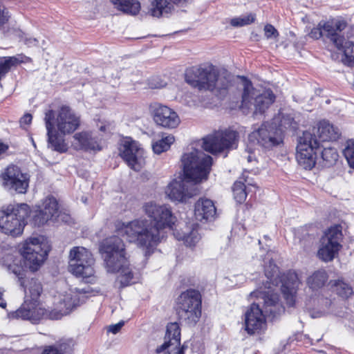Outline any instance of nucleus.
Here are the masks:
<instances>
[{"label": "nucleus", "mask_w": 354, "mask_h": 354, "mask_svg": "<svg viewBox=\"0 0 354 354\" xmlns=\"http://www.w3.org/2000/svg\"><path fill=\"white\" fill-rule=\"evenodd\" d=\"M161 86H160V87ZM156 88H159V86L156 84Z\"/></svg>", "instance_id": "obj_60"}, {"label": "nucleus", "mask_w": 354, "mask_h": 354, "mask_svg": "<svg viewBox=\"0 0 354 354\" xmlns=\"http://www.w3.org/2000/svg\"><path fill=\"white\" fill-rule=\"evenodd\" d=\"M297 288H281L283 298L288 307H295L296 304V298L297 294Z\"/></svg>", "instance_id": "obj_42"}, {"label": "nucleus", "mask_w": 354, "mask_h": 354, "mask_svg": "<svg viewBox=\"0 0 354 354\" xmlns=\"http://www.w3.org/2000/svg\"><path fill=\"white\" fill-rule=\"evenodd\" d=\"M102 138L96 132L82 131L71 138V147L76 151L97 152L102 149Z\"/></svg>", "instance_id": "obj_19"}, {"label": "nucleus", "mask_w": 354, "mask_h": 354, "mask_svg": "<svg viewBox=\"0 0 354 354\" xmlns=\"http://www.w3.org/2000/svg\"><path fill=\"white\" fill-rule=\"evenodd\" d=\"M0 307H1L2 308H5L6 307V302L2 298V293L1 292H0Z\"/></svg>", "instance_id": "obj_56"}, {"label": "nucleus", "mask_w": 354, "mask_h": 354, "mask_svg": "<svg viewBox=\"0 0 354 354\" xmlns=\"http://www.w3.org/2000/svg\"><path fill=\"white\" fill-rule=\"evenodd\" d=\"M166 194L174 201L183 202L193 196L183 181L174 180L167 186Z\"/></svg>", "instance_id": "obj_28"}, {"label": "nucleus", "mask_w": 354, "mask_h": 354, "mask_svg": "<svg viewBox=\"0 0 354 354\" xmlns=\"http://www.w3.org/2000/svg\"><path fill=\"white\" fill-rule=\"evenodd\" d=\"M123 326H124V322H120L115 324L110 325L108 328L107 331L109 333H111L113 334H116L121 330V328Z\"/></svg>", "instance_id": "obj_50"}, {"label": "nucleus", "mask_w": 354, "mask_h": 354, "mask_svg": "<svg viewBox=\"0 0 354 354\" xmlns=\"http://www.w3.org/2000/svg\"><path fill=\"white\" fill-rule=\"evenodd\" d=\"M174 310L178 320L195 326L202 316V295L199 290L189 288L180 293L175 301Z\"/></svg>", "instance_id": "obj_4"}, {"label": "nucleus", "mask_w": 354, "mask_h": 354, "mask_svg": "<svg viewBox=\"0 0 354 354\" xmlns=\"http://www.w3.org/2000/svg\"><path fill=\"white\" fill-rule=\"evenodd\" d=\"M100 253L108 272H120L118 280L122 286L131 283L133 273L125 257L124 245L118 236H111L104 239L100 244Z\"/></svg>", "instance_id": "obj_1"}, {"label": "nucleus", "mask_w": 354, "mask_h": 354, "mask_svg": "<svg viewBox=\"0 0 354 354\" xmlns=\"http://www.w3.org/2000/svg\"><path fill=\"white\" fill-rule=\"evenodd\" d=\"M8 149V147L3 143L0 142V153L4 152Z\"/></svg>", "instance_id": "obj_57"}, {"label": "nucleus", "mask_w": 354, "mask_h": 354, "mask_svg": "<svg viewBox=\"0 0 354 354\" xmlns=\"http://www.w3.org/2000/svg\"><path fill=\"white\" fill-rule=\"evenodd\" d=\"M321 21H319L317 26V27H314L311 29L309 32L310 37L314 39H319L321 37H324V32L322 26H320Z\"/></svg>", "instance_id": "obj_46"}, {"label": "nucleus", "mask_w": 354, "mask_h": 354, "mask_svg": "<svg viewBox=\"0 0 354 354\" xmlns=\"http://www.w3.org/2000/svg\"><path fill=\"white\" fill-rule=\"evenodd\" d=\"M252 297H261L263 299V311L266 316L274 319L285 313V307L280 301L279 295L273 292L253 291Z\"/></svg>", "instance_id": "obj_21"}, {"label": "nucleus", "mask_w": 354, "mask_h": 354, "mask_svg": "<svg viewBox=\"0 0 354 354\" xmlns=\"http://www.w3.org/2000/svg\"><path fill=\"white\" fill-rule=\"evenodd\" d=\"M179 123L178 115L171 109L161 104L156 107V124L173 129L176 128Z\"/></svg>", "instance_id": "obj_27"}, {"label": "nucleus", "mask_w": 354, "mask_h": 354, "mask_svg": "<svg viewBox=\"0 0 354 354\" xmlns=\"http://www.w3.org/2000/svg\"><path fill=\"white\" fill-rule=\"evenodd\" d=\"M264 31L267 38H277L279 36V32L272 24H266L264 27Z\"/></svg>", "instance_id": "obj_47"}, {"label": "nucleus", "mask_w": 354, "mask_h": 354, "mask_svg": "<svg viewBox=\"0 0 354 354\" xmlns=\"http://www.w3.org/2000/svg\"><path fill=\"white\" fill-rule=\"evenodd\" d=\"M42 354H64L56 346H49L45 348Z\"/></svg>", "instance_id": "obj_49"}, {"label": "nucleus", "mask_w": 354, "mask_h": 354, "mask_svg": "<svg viewBox=\"0 0 354 354\" xmlns=\"http://www.w3.org/2000/svg\"><path fill=\"white\" fill-rule=\"evenodd\" d=\"M342 237L341 225H336L329 227L321 239V246L317 251V257L326 263L332 261L342 248L339 243Z\"/></svg>", "instance_id": "obj_13"}, {"label": "nucleus", "mask_w": 354, "mask_h": 354, "mask_svg": "<svg viewBox=\"0 0 354 354\" xmlns=\"http://www.w3.org/2000/svg\"><path fill=\"white\" fill-rule=\"evenodd\" d=\"M32 115L29 113L25 114L20 120L21 126L28 125L32 121Z\"/></svg>", "instance_id": "obj_51"}, {"label": "nucleus", "mask_w": 354, "mask_h": 354, "mask_svg": "<svg viewBox=\"0 0 354 354\" xmlns=\"http://www.w3.org/2000/svg\"><path fill=\"white\" fill-rule=\"evenodd\" d=\"M319 142L316 136L309 131H304L299 138L297 146L296 158L298 164L304 169H312L316 165L317 150Z\"/></svg>", "instance_id": "obj_11"}, {"label": "nucleus", "mask_w": 354, "mask_h": 354, "mask_svg": "<svg viewBox=\"0 0 354 354\" xmlns=\"http://www.w3.org/2000/svg\"><path fill=\"white\" fill-rule=\"evenodd\" d=\"M185 82L198 91H214L217 88L219 95L227 93L231 82L226 77L219 79V71L212 64L193 66L185 73Z\"/></svg>", "instance_id": "obj_3"}, {"label": "nucleus", "mask_w": 354, "mask_h": 354, "mask_svg": "<svg viewBox=\"0 0 354 354\" xmlns=\"http://www.w3.org/2000/svg\"><path fill=\"white\" fill-rule=\"evenodd\" d=\"M114 8L124 13L136 15L140 10L138 0H110Z\"/></svg>", "instance_id": "obj_33"}, {"label": "nucleus", "mask_w": 354, "mask_h": 354, "mask_svg": "<svg viewBox=\"0 0 354 354\" xmlns=\"http://www.w3.org/2000/svg\"><path fill=\"white\" fill-rule=\"evenodd\" d=\"M281 288H297L298 289L300 283L298 274L295 270H289L285 272L281 277Z\"/></svg>", "instance_id": "obj_37"}, {"label": "nucleus", "mask_w": 354, "mask_h": 354, "mask_svg": "<svg viewBox=\"0 0 354 354\" xmlns=\"http://www.w3.org/2000/svg\"><path fill=\"white\" fill-rule=\"evenodd\" d=\"M120 155L128 166L139 171L145 164V151L138 142L128 138L122 140L119 148Z\"/></svg>", "instance_id": "obj_17"}, {"label": "nucleus", "mask_w": 354, "mask_h": 354, "mask_svg": "<svg viewBox=\"0 0 354 354\" xmlns=\"http://www.w3.org/2000/svg\"><path fill=\"white\" fill-rule=\"evenodd\" d=\"M238 138L236 131L230 129L218 131L204 138L202 147L205 151L217 154L230 149Z\"/></svg>", "instance_id": "obj_14"}, {"label": "nucleus", "mask_w": 354, "mask_h": 354, "mask_svg": "<svg viewBox=\"0 0 354 354\" xmlns=\"http://www.w3.org/2000/svg\"><path fill=\"white\" fill-rule=\"evenodd\" d=\"M255 20V15L250 13L243 17L234 18L231 20L233 26H243L253 23Z\"/></svg>", "instance_id": "obj_45"}, {"label": "nucleus", "mask_w": 354, "mask_h": 354, "mask_svg": "<svg viewBox=\"0 0 354 354\" xmlns=\"http://www.w3.org/2000/svg\"><path fill=\"white\" fill-rule=\"evenodd\" d=\"M3 185L19 194H25L29 186L30 176L16 165H9L1 173Z\"/></svg>", "instance_id": "obj_15"}, {"label": "nucleus", "mask_w": 354, "mask_h": 354, "mask_svg": "<svg viewBox=\"0 0 354 354\" xmlns=\"http://www.w3.org/2000/svg\"><path fill=\"white\" fill-rule=\"evenodd\" d=\"M319 142L336 141L341 136L339 129L327 120H321L317 124Z\"/></svg>", "instance_id": "obj_30"}, {"label": "nucleus", "mask_w": 354, "mask_h": 354, "mask_svg": "<svg viewBox=\"0 0 354 354\" xmlns=\"http://www.w3.org/2000/svg\"><path fill=\"white\" fill-rule=\"evenodd\" d=\"M181 328L178 322H169L166 326L164 336V342L156 348V353L164 352L165 354H173L172 351L176 350L180 345Z\"/></svg>", "instance_id": "obj_23"}, {"label": "nucleus", "mask_w": 354, "mask_h": 354, "mask_svg": "<svg viewBox=\"0 0 354 354\" xmlns=\"http://www.w3.org/2000/svg\"><path fill=\"white\" fill-rule=\"evenodd\" d=\"M25 44L28 46H37L39 44V41L36 38H26Z\"/></svg>", "instance_id": "obj_52"}, {"label": "nucleus", "mask_w": 354, "mask_h": 354, "mask_svg": "<svg viewBox=\"0 0 354 354\" xmlns=\"http://www.w3.org/2000/svg\"><path fill=\"white\" fill-rule=\"evenodd\" d=\"M257 303L251 304L243 315L244 330L249 335L261 334L267 327L266 315Z\"/></svg>", "instance_id": "obj_16"}, {"label": "nucleus", "mask_w": 354, "mask_h": 354, "mask_svg": "<svg viewBox=\"0 0 354 354\" xmlns=\"http://www.w3.org/2000/svg\"><path fill=\"white\" fill-rule=\"evenodd\" d=\"M48 118L50 127L63 135L72 134L81 125L80 116L66 105L60 106L57 111L49 110L46 112L45 125H47Z\"/></svg>", "instance_id": "obj_9"}, {"label": "nucleus", "mask_w": 354, "mask_h": 354, "mask_svg": "<svg viewBox=\"0 0 354 354\" xmlns=\"http://www.w3.org/2000/svg\"><path fill=\"white\" fill-rule=\"evenodd\" d=\"M328 274L324 268L313 272L306 278V285L313 291H317L325 286L328 281Z\"/></svg>", "instance_id": "obj_31"}, {"label": "nucleus", "mask_w": 354, "mask_h": 354, "mask_svg": "<svg viewBox=\"0 0 354 354\" xmlns=\"http://www.w3.org/2000/svg\"><path fill=\"white\" fill-rule=\"evenodd\" d=\"M250 138L257 140L260 146L267 149H271L283 142V139L279 131L272 128L268 129L264 124L257 131H253Z\"/></svg>", "instance_id": "obj_24"}, {"label": "nucleus", "mask_w": 354, "mask_h": 354, "mask_svg": "<svg viewBox=\"0 0 354 354\" xmlns=\"http://www.w3.org/2000/svg\"><path fill=\"white\" fill-rule=\"evenodd\" d=\"M95 259L84 247H74L69 254L68 271L77 277L89 278L94 274Z\"/></svg>", "instance_id": "obj_12"}, {"label": "nucleus", "mask_w": 354, "mask_h": 354, "mask_svg": "<svg viewBox=\"0 0 354 354\" xmlns=\"http://www.w3.org/2000/svg\"><path fill=\"white\" fill-rule=\"evenodd\" d=\"M48 141L50 147L58 152L64 153L68 150V145L65 141L64 136L66 135L61 134L57 130L50 127L49 118L48 123L46 125Z\"/></svg>", "instance_id": "obj_29"}, {"label": "nucleus", "mask_w": 354, "mask_h": 354, "mask_svg": "<svg viewBox=\"0 0 354 354\" xmlns=\"http://www.w3.org/2000/svg\"><path fill=\"white\" fill-rule=\"evenodd\" d=\"M10 17L8 10L0 5V28L8 23Z\"/></svg>", "instance_id": "obj_48"}, {"label": "nucleus", "mask_w": 354, "mask_h": 354, "mask_svg": "<svg viewBox=\"0 0 354 354\" xmlns=\"http://www.w3.org/2000/svg\"><path fill=\"white\" fill-rule=\"evenodd\" d=\"M174 141L175 138L172 134L162 133L161 138L156 141V154L167 151Z\"/></svg>", "instance_id": "obj_38"}, {"label": "nucleus", "mask_w": 354, "mask_h": 354, "mask_svg": "<svg viewBox=\"0 0 354 354\" xmlns=\"http://www.w3.org/2000/svg\"><path fill=\"white\" fill-rule=\"evenodd\" d=\"M50 311L44 308L39 301L37 302L24 301L21 306L15 312L17 318L37 323L44 318H48Z\"/></svg>", "instance_id": "obj_22"}, {"label": "nucleus", "mask_w": 354, "mask_h": 354, "mask_svg": "<svg viewBox=\"0 0 354 354\" xmlns=\"http://www.w3.org/2000/svg\"><path fill=\"white\" fill-rule=\"evenodd\" d=\"M24 292V301L37 302L43 292L39 280L35 277L25 276L19 283Z\"/></svg>", "instance_id": "obj_26"}, {"label": "nucleus", "mask_w": 354, "mask_h": 354, "mask_svg": "<svg viewBox=\"0 0 354 354\" xmlns=\"http://www.w3.org/2000/svg\"><path fill=\"white\" fill-rule=\"evenodd\" d=\"M274 101L275 95L272 91L257 95L254 98L255 111L263 113Z\"/></svg>", "instance_id": "obj_35"}, {"label": "nucleus", "mask_w": 354, "mask_h": 354, "mask_svg": "<svg viewBox=\"0 0 354 354\" xmlns=\"http://www.w3.org/2000/svg\"><path fill=\"white\" fill-rule=\"evenodd\" d=\"M266 275L267 277V278L270 280V281L272 283V284H274V283H277L278 281H277V277H278V274H276V277H274V274H270L269 273H268L267 272H266Z\"/></svg>", "instance_id": "obj_54"}, {"label": "nucleus", "mask_w": 354, "mask_h": 354, "mask_svg": "<svg viewBox=\"0 0 354 354\" xmlns=\"http://www.w3.org/2000/svg\"><path fill=\"white\" fill-rule=\"evenodd\" d=\"M349 167L354 169V141L348 140L343 151Z\"/></svg>", "instance_id": "obj_44"}, {"label": "nucleus", "mask_w": 354, "mask_h": 354, "mask_svg": "<svg viewBox=\"0 0 354 354\" xmlns=\"http://www.w3.org/2000/svg\"><path fill=\"white\" fill-rule=\"evenodd\" d=\"M245 80V83L243 85V89L241 95V102L239 105V108L241 109H249L252 102L251 100L253 98L254 95V88L252 84V82L249 80H247L246 77H242Z\"/></svg>", "instance_id": "obj_36"}, {"label": "nucleus", "mask_w": 354, "mask_h": 354, "mask_svg": "<svg viewBox=\"0 0 354 354\" xmlns=\"http://www.w3.org/2000/svg\"><path fill=\"white\" fill-rule=\"evenodd\" d=\"M177 218L167 205L156 208V244L165 240L174 231Z\"/></svg>", "instance_id": "obj_18"}, {"label": "nucleus", "mask_w": 354, "mask_h": 354, "mask_svg": "<svg viewBox=\"0 0 354 354\" xmlns=\"http://www.w3.org/2000/svg\"><path fill=\"white\" fill-rule=\"evenodd\" d=\"M149 220H136L128 223L117 221L115 232L118 235L127 236L129 242H135L141 247L149 248L153 242L152 228L155 226V204L153 201L146 203L143 206Z\"/></svg>", "instance_id": "obj_2"}, {"label": "nucleus", "mask_w": 354, "mask_h": 354, "mask_svg": "<svg viewBox=\"0 0 354 354\" xmlns=\"http://www.w3.org/2000/svg\"><path fill=\"white\" fill-rule=\"evenodd\" d=\"M191 0H156V17L171 13L174 10V5H184Z\"/></svg>", "instance_id": "obj_34"}, {"label": "nucleus", "mask_w": 354, "mask_h": 354, "mask_svg": "<svg viewBox=\"0 0 354 354\" xmlns=\"http://www.w3.org/2000/svg\"><path fill=\"white\" fill-rule=\"evenodd\" d=\"M37 212L33 218L35 225L40 226L48 221H56L59 217L58 203L53 196H48L37 205Z\"/></svg>", "instance_id": "obj_20"}, {"label": "nucleus", "mask_w": 354, "mask_h": 354, "mask_svg": "<svg viewBox=\"0 0 354 354\" xmlns=\"http://www.w3.org/2000/svg\"><path fill=\"white\" fill-rule=\"evenodd\" d=\"M234 199L239 203H243L247 197L245 185L243 182L236 181L232 186Z\"/></svg>", "instance_id": "obj_40"}, {"label": "nucleus", "mask_w": 354, "mask_h": 354, "mask_svg": "<svg viewBox=\"0 0 354 354\" xmlns=\"http://www.w3.org/2000/svg\"><path fill=\"white\" fill-rule=\"evenodd\" d=\"M88 290L84 288L68 290L64 292H57L54 296L55 308L49 312L48 319H59L68 315L76 306L86 299Z\"/></svg>", "instance_id": "obj_10"}, {"label": "nucleus", "mask_w": 354, "mask_h": 354, "mask_svg": "<svg viewBox=\"0 0 354 354\" xmlns=\"http://www.w3.org/2000/svg\"><path fill=\"white\" fill-rule=\"evenodd\" d=\"M338 152L334 147H324L322 151V158L326 167L334 165L338 160Z\"/></svg>", "instance_id": "obj_39"}, {"label": "nucleus", "mask_w": 354, "mask_h": 354, "mask_svg": "<svg viewBox=\"0 0 354 354\" xmlns=\"http://www.w3.org/2000/svg\"><path fill=\"white\" fill-rule=\"evenodd\" d=\"M151 1L152 8L149 10V13L152 17L155 16V7H154V2L155 0H149Z\"/></svg>", "instance_id": "obj_55"}, {"label": "nucleus", "mask_w": 354, "mask_h": 354, "mask_svg": "<svg viewBox=\"0 0 354 354\" xmlns=\"http://www.w3.org/2000/svg\"><path fill=\"white\" fill-rule=\"evenodd\" d=\"M106 127L105 125H102V126H101V127H100V130L101 131H106Z\"/></svg>", "instance_id": "obj_59"}, {"label": "nucleus", "mask_w": 354, "mask_h": 354, "mask_svg": "<svg viewBox=\"0 0 354 354\" xmlns=\"http://www.w3.org/2000/svg\"><path fill=\"white\" fill-rule=\"evenodd\" d=\"M30 207L21 203L10 205L0 212V229L6 234L13 237L21 235L30 214Z\"/></svg>", "instance_id": "obj_8"}, {"label": "nucleus", "mask_w": 354, "mask_h": 354, "mask_svg": "<svg viewBox=\"0 0 354 354\" xmlns=\"http://www.w3.org/2000/svg\"><path fill=\"white\" fill-rule=\"evenodd\" d=\"M194 216L201 223L214 221L216 217V207L214 202L206 197H201L194 203Z\"/></svg>", "instance_id": "obj_25"}, {"label": "nucleus", "mask_w": 354, "mask_h": 354, "mask_svg": "<svg viewBox=\"0 0 354 354\" xmlns=\"http://www.w3.org/2000/svg\"><path fill=\"white\" fill-rule=\"evenodd\" d=\"M187 348V346H186L185 344L183 345H180L179 346H177L176 349H177V351L175 353L174 352L175 350L172 351L173 354H185V350Z\"/></svg>", "instance_id": "obj_53"}, {"label": "nucleus", "mask_w": 354, "mask_h": 354, "mask_svg": "<svg viewBox=\"0 0 354 354\" xmlns=\"http://www.w3.org/2000/svg\"><path fill=\"white\" fill-rule=\"evenodd\" d=\"M178 240H183L187 247H194L199 241L198 233L196 230H192L182 236H177Z\"/></svg>", "instance_id": "obj_43"}, {"label": "nucleus", "mask_w": 354, "mask_h": 354, "mask_svg": "<svg viewBox=\"0 0 354 354\" xmlns=\"http://www.w3.org/2000/svg\"><path fill=\"white\" fill-rule=\"evenodd\" d=\"M7 269L10 272L13 273L18 277L19 282L21 279H24L26 275L24 274V268L21 265V260L19 259H15L13 261L7 265Z\"/></svg>", "instance_id": "obj_41"}, {"label": "nucleus", "mask_w": 354, "mask_h": 354, "mask_svg": "<svg viewBox=\"0 0 354 354\" xmlns=\"http://www.w3.org/2000/svg\"><path fill=\"white\" fill-rule=\"evenodd\" d=\"M324 37L337 48L342 50L346 62L349 64H354V34L347 37L346 41L341 32L346 28L347 23L344 20L330 19L327 21H321Z\"/></svg>", "instance_id": "obj_5"}, {"label": "nucleus", "mask_w": 354, "mask_h": 354, "mask_svg": "<svg viewBox=\"0 0 354 354\" xmlns=\"http://www.w3.org/2000/svg\"><path fill=\"white\" fill-rule=\"evenodd\" d=\"M201 155V153L195 149L185 153L181 158L185 178L196 183L207 179L213 163V159L210 156Z\"/></svg>", "instance_id": "obj_7"}, {"label": "nucleus", "mask_w": 354, "mask_h": 354, "mask_svg": "<svg viewBox=\"0 0 354 354\" xmlns=\"http://www.w3.org/2000/svg\"><path fill=\"white\" fill-rule=\"evenodd\" d=\"M329 285L331 291L344 300H347L353 295L352 286L343 279L330 280Z\"/></svg>", "instance_id": "obj_32"}, {"label": "nucleus", "mask_w": 354, "mask_h": 354, "mask_svg": "<svg viewBox=\"0 0 354 354\" xmlns=\"http://www.w3.org/2000/svg\"><path fill=\"white\" fill-rule=\"evenodd\" d=\"M49 250V245L44 236L29 237L19 245V252L25 266L32 272L39 269Z\"/></svg>", "instance_id": "obj_6"}, {"label": "nucleus", "mask_w": 354, "mask_h": 354, "mask_svg": "<svg viewBox=\"0 0 354 354\" xmlns=\"http://www.w3.org/2000/svg\"><path fill=\"white\" fill-rule=\"evenodd\" d=\"M151 149L153 151L155 152V141L153 140L151 141Z\"/></svg>", "instance_id": "obj_58"}]
</instances>
